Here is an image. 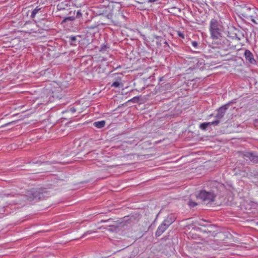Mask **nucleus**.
<instances>
[{"instance_id":"nucleus-1","label":"nucleus","mask_w":258,"mask_h":258,"mask_svg":"<svg viewBox=\"0 0 258 258\" xmlns=\"http://www.w3.org/2000/svg\"><path fill=\"white\" fill-rule=\"evenodd\" d=\"M26 196L29 201H38L44 200L49 196V194L46 188H36L28 190L26 193Z\"/></svg>"},{"instance_id":"nucleus-2","label":"nucleus","mask_w":258,"mask_h":258,"mask_svg":"<svg viewBox=\"0 0 258 258\" xmlns=\"http://www.w3.org/2000/svg\"><path fill=\"white\" fill-rule=\"evenodd\" d=\"M216 197V195L215 194L214 190H202L199 194V198H200L204 203L207 204L214 202Z\"/></svg>"},{"instance_id":"nucleus-3","label":"nucleus","mask_w":258,"mask_h":258,"mask_svg":"<svg viewBox=\"0 0 258 258\" xmlns=\"http://www.w3.org/2000/svg\"><path fill=\"white\" fill-rule=\"evenodd\" d=\"M210 31L211 36L214 39H218L221 36V31L218 26V22L216 19H213L211 20L210 24Z\"/></svg>"},{"instance_id":"nucleus-4","label":"nucleus","mask_w":258,"mask_h":258,"mask_svg":"<svg viewBox=\"0 0 258 258\" xmlns=\"http://www.w3.org/2000/svg\"><path fill=\"white\" fill-rule=\"evenodd\" d=\"M168 218L165 220L158 227L156 232V236H160L161 235V234L165 232V230L167 229L169 225L172 223L174 219H171L170 221H168Z\"/></svg>"},{"instance_id":"nucleus-5","label":"nucleus","mask_w":258,"mask_h":258,"mask_svg":"<svg viewBox=\"0 0 258 258\" xmlns=\"http://www.w3.org/2000/svg\"><path fill=\"white\" fill-rule=\"evenodd\" d=\"M253 12V9L250 8H244L243 10L242 16L247 19H250L254 24L258 25V15L256 16L255 18H253V16L251 14V12Z\"/></svg>"},{"instance_id":"nucleus-6","label":"nucleus","mask_w":258,"mask_h":258,"mask_svg":"<svg viewBox=\"0 0 258 258\" xmlns=\"http://www.w3.org/2000/svg\"><path fill=\"white\" fill-rule=\"evenodd\" d=\"M153 41L156 42L157 47H160V46H162V44L164 45V47L165 48L169 47V46L165 39L160 36H154Z\"/></svg>"},{"instance_id":"nucleus-7","label":"nucleus","mask_w":258,"mask_h":258,"mask_svg":"<svg viewBox=\"0 0 258 258\" xmlns=\"http://www.w3.org/2000/svg\"><path fill=\"white\" fill-rule=\"evenodd\" d=\"M244 55L246 60L252 64L256 63V61L253 58V54L251 53L250 51L246 50L244 52Z\"/></svg>"},{"instance_id":"nucleus-8","label":"nucleus","mask_w":258,"mask_h":258,"mask_svg":"<svg viewBox=\"0 0 258 258\" xmlns=\"http://www.w3.org/2000/svg\"><path fill=\"white\" fill-rule=\"evenodd\" d=\"M141 217L140 215H133L129 218L130 223L132 224L133 226L138 225L140 226V219Z\"/></svg>"},{"instance_id":"nucleus-9","label":"nucleus","mask_w":258,"mask_h":258,"mask_svg":"<svg viewBox=\"0 0 258 258\" xmlns=\"http://www.w3.org/2000/svg\"><path fill=\"white\" fill-rule=\"evenodd\" d=\"M50 21L43 19L39 23V26L41 27L42 29L47 30L50 29Z\"/></svg>"},{"instance_id":"nucleus-10","label":"nucleus","mask_w":258,"mask_h":258,"mask_svg":"<svg viewBox=\"0 0 258 258\" xmlns=\"http://www.w3.org/2000/svg\"><path fill=\"white\" fill-rule=\"evenodd\" d=\"M219 120H217L216 121L213 122L201 123V124L200 125V128L202 130H206L209 125H217L219 124Z\"/></svg>"},{"instance_id":"nucleus-11","label":"nucleus","mask_w":258,"mask_h":258,"mask_svg":"<svg viewBox=\"0 0 258 258\" xmlns=\"http://www.w3.org/2000/svg\"><path fill=\"white\" fill-rule=\"evenodd\" d=\"M226 106L222 107L219 108L218 110L217 113L216 115V117L217 118L220 119L221 117H223L225 113H226Z\"/></svg>"},{"instance_id":"nucleus-12","label":"nucleus","mask_w":258,"mask_h":258,"mask_svg":"<svg viewBox=\"0 0 258 258\" xmlns=\"http://www.w3.org/2000/svg\"><path fill=\"white\" fill-rule=\"evenodd\" d=\"M244 156L249 158L251 161L258 162V156H254L253 153L247 152L245 154Z\"/></svg>"},{"instance_id":"nucleus-13","label":"nucleus","mask_w":258,"mask_h":258,"mask_svg":"<svg viewBox=\"0 0 258 258\" xmlns=\"http://www.w3.org/2000/svg\"><path fill=\"white\" fill-rule=\"evenodd\" d=\"M77 37L80 38L81 36L78 35L77 36H70V41H71V44L72 45H76V42H78V43H79L80 41L79 40H77Z\"/></svg>"},{"instance_id":"nucleus-14","label":"nucleus","mask_w":258,"mask_h":258,"mask_svg":"<svg viewBox=\"0 0 258 258\" xmlns=\"http://www.w3.org/2000/svg\"><path fill=\"white\" fill-rule=\"evenodd\" d=\"M94 126L98 128H101L105 125V121H97L93 123Z\"/></svg>"},{"instance_id":"nucleus-15","label":"nucleus","mask_w":258,"mask_h":258,"mask_svg":"<svg viewBox=\"0 0 258 258\" xmlns=\"http://www.w3.org/2000/svg\"><path fill=\"white\" fill-rule=\"evenodd\" d=\"M41 9V8H39V7H36L32 12L31 14V18H34L36 15L38 13V12Z\"/></svg>"},{"instance_id":"nucleus-16","label":"nucleus","mask_w":258,"mask_h":258,"mask_svg":"<svg viewBox=\"0 0 258 258\" xmlns=\"http://www.w3.org/2000/svg\"><path fill=\"white\" fill-rule=\"evenodd\" d=\"M196 229H194L193 231L191 230L189 232H188V236L190 237L191 238H197V235H195L194 232L195 231Z\"/></svg>"},{"instance_id":"nucleus-17","label":"nucleus","mask_w":258,"mask_h":258,"mask_svg":"<svg viewBox=\"0 0 258 258\" xmlns=\"http://www.w3.org/2000/svg\"><path fill=\"white\" fill-rule=\"evenodd\" d=\"M119 81H120V79H119ZM120 81H115L114 82L112 85H111V86L112 87H115V88H117V87H120Z\"/></svg>"},{"instance_id":"nucleus-18","label":"nucleus","mask_w":258,"mask_h":258,"mask_svg":"<svg viewBox=\"0 0 258 258\" xmlns=\"http://www.w3.org/2000/svg\"><path fill=\"white\" fill-rule=\"evenodd\" d=\"M177 35L179 37H180L182 39H184V34L183 33H182V32H181V31H177Z\"/></svg>"},{"instance_id":"nucleus-19","label":"nucleus","mask_w":258,"mask_h":258,"mask_svg":"<svg viewBox=\"0 0 258 258\" xmlns=\"http://www.w3.org/2000/svg\"><path fill=\"white\" fill-rule=\"evenodd\" d=\"M57 9L58 10L64 9V8L63 7V4L62 3L59 4L57 5Z\"/></svg>"},{"instance_id":"nucleus-20","label":"nucleus","mask_w":258,"mask_h":258,"mask_svg":"<svg viewBox=\"0 0 258 258\" xmlns=\"http://www.w3.org/2000/svg\"><path fill=\"white\" fill-rule=\"evenodd\" d=\"M188 205L191 207H194L195 206L197 205V204L196 203L193 202H189L188 203Z\"/></svg>"},{"instance_id":"nucleus-21","label":"nucleus","mask_w":258,"mask_h":258,"mask_svg":"<svg viewBox=\"0 0 258 258\" xmlns=\"http://www.w3.org/2000/svg\"><path fill=\"white\" fill-rule=\"evenodd\" d=\"M191 45L194 46V47L196 48L198 46V42L196 41L191 42Z\"/></svg>"},{"instance_id":"nucleus-22","label":"nucleus","mask_w":258,"mask_h":258,"mask_svg":"<svg viewBox=\"0 0 258 258\" xmlns=\"http://www.w3.org/2000/svg\"><path fill=\"white\" fill-rule=\"evenodd\" d=\"M74 20V18L72 17H67L66 18H65V19L63 20V21H66L67 20Z\"/></svg>"},{"instance_id":"nucleus-23","label":"nucleus","mask_w":258,"mask_h":258,"mask_svg":"<svg viewBox=\"0 0 258 258\" xmlns=\"http://www.w3.org/2000/svg\"><path fill=\"white\" fill-rule=\"evenodd\" d=\"M15 122V121H11V122H10L7 123H6V124L4 125V126H8V125H10V124H13Z\"/></svg>"},{"instance_id":"nucleus-24","label":"nucleus","mask_w":258,"mask_h":258,"mask_svg":"<svg viewBox=\"0 0 258 258\" xmlns=\"http://www.w3.org/2000/svg\"><path fill=\"white\" fill-rule=\"evenodd\" d=\"M159 0H147L148 3H154V2L158 1Z\"/></svg>"},{"instance_id":"nucleus-25","label":"nucleus","mask_w":258,"mask_h":258,"mask_svg":"<svg viewBox=\"0 0 258 258\" xmlns=\"http://www.w3.org/2000/svg\"><path fill=\"white\" fill-rule=\"evenodd\" d=\"M75 144H77L78 146H80V142L79 140L76 141Z\"/></svg>"},{"instance_id":"nucleus-26","label":"nucleus","mask_w":258,"mask_h":258,"mask_svg":"<svg viewBox=\"0 0 258 258\" xmlns=\"http://www.w3.org/2000/svg\"><path fill=\"white\" fill-rule=\"evenodd\" d=\"M70 110L72 112H75L76 111V109L74 108V107H72L71 109H70Z\"/></svg>"},{"instance_id":"nucleus-27","label":"nucleus","mask_w":258,"mask_h":258,"mask_svg":"<svg viewBox=\"0 0 258 258\" xmlns=\"http://www.w3.org/2000/svg\"><path fill=\"white\" fill-rule=\"evenodd\" d=\"M116 7L118 9H120V6L119 4H116Z\"/></svg>"},{"instance_id":"nucleus-28","label":"nucleus","mask_w":258,"mask_h":258,"mask_svg":"<svg viewBox=\"0 0 258 258\" xmlns=\"http://www.w3.org/2000/svg\"><path fill=\"white\" fill-rule=\"evenodd\" d=\"M81 15V11L80 10H78L77 14V16H79V15Z\"/></svg>"},{"instance_id":"nucleus-29","label":"nucleus","mask_w":258,"mask_h":258,"mask_svg":"<svg viewBox=\"0 0 258 258\" xmlns=\"http://www.w3.org/2000/svg\"><path fill=\"white\" fill-rule=\"evenodd\" d=\"M138 229H139V230H142V228H141V227H139Z\"/></svg>"}]
</instances>
